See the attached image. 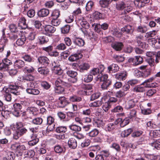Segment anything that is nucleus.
Masks as SVG:
<instances>
[{
    "label": "nucleus",
    "mask_w": 160,
    "mask_h": 160,
    "mask_svg": "<svg viewBox=\"0 0 160 160\" xmlns=\"http://www.w3.org/2000/svg\"><path fill=\"white\" fill-rule=\"evenodd\" d=\"M34 79V76L31 74H28L24 76H19L18 77V80L24 82L29 81L30 82L27 84L28 88L26 89L27 92L29 94L37 95L39 93L40 91L35 87V83L33 82Z\"/></svg>",
    "instance_id": "1"
},
{
    "label": "nucleus",
    "mask_w": 160,
    "mask_h": 160,
    "mask_svg": "<svg viewBox=\"0 0 160 160\" xmlns=\"http://www.w3.org/2000/svg\"><path fill=\"white\" fill-rule=\"evenodd\" d=\"M108 78L107 74H104L102 76L99 75L95 79L96 81L102 82L101 85V88L103 90H105L107 89L111 84V81L108 79Z\"/></svg>",
    "instance_id": "2"
},
{
    "label": "nucleus",
    "mask_w": 160,
    "mask_h": 160,
    "mask_svg": "<svg viewBox=\"0 0 160 160\" xmlns=\"http://www.w3.org/2000/svg\"><path fill=\"white\" fill-rule=\"evenodd\" d=\"M143 58L139 56H137L133 58H130L128 60V62L132 65L137 66L142 63Z\"/></svg>",
    "instance_id": "3"
},
{
    "label": "nucleus",
    "mask_w": 160,
    "mask_h": 160,
    "mask_svg": "<svg viewBox=\"0 0 160 160\" xmlns=\"http://www.w3.org/2000/svg\"><path fill=\"white\" fill-rule=\"evenodd\" d=\"M76 20L81 26L85 29H88L89 28V23L82 16H78L76 17Z\"/></svg>",
    "instance_id": "4"
},
{
    "label": "nucleus",
    "mask_w": 160,
    "mask_h": 160,
    "mask_svg": "<svg viewBox=\"0 0 160 160\" xmlns=\"http://www.w3.org/2000/svg\"><path fill=\"white\" fill-rule=\"evenodd\" d=\"M27 132V130L24 128L16 130L13 134V138L15 140H17L19 137L26 133Z\"/></svg>",
    "instance_id": "5"
},
{
    "label": "nucleus",
    "mask_w": 160,
    "mask_h": 160,
    "mask_svg": "<svg viewBox=\"0 0 160 160\" xmlns=\"http://www.w3.org/2000/svg\"><path fill=\"white\" fill-rule=\"evenodd\" d=\"M44 30V34L47 36H51L52 34L55 31L56 28L52 26L48 25L45 26Z\"/></svg>",
    "instance_id": "6"
},
{
    "label": "nucleus",
    "mask_w": 160,
    "mask_h": 160,
    "mask_svg": "<svg viewBox=\"0 0 160 160\" xmlns=\"http://www.w3.org/2000/svg\"><path fill=\"white\" fill-rule=\"evenodd\" d=\"M144 37L141 35L137 36L135 38V41L137 42L138 45L142 48H146V43L142 41L143 40Z\"/></svg>",
    "instance_id": "7"
},
{
    "label": "nucleus",
    "mask_w": 160,
    "mask_h": 160,
    "mask_svg": "<svg viewBox=\"0 0 160 160\" xmlns=\"http://www.w3.org/2000/svg\"><path fill=\"white\" fill-rule=\"evenodd\" d=\"M18 88V87L15 85H10L8 86V91L11 93L15 95L18 96L20 94Z\"/></svg>",
    "instance_id": "8"
},
{
    "label": "nucleus",
    "mask_w": 160,
    "mask_h": 160,
    "mask_svg": "<svg viewBox=\"0 0 160 160\" xmlns=\"http://www.w3.org/2000/svg\"><path fill=\"white\" fill-rule=\"evenodd\" d=\"M139 68L142 70V77L146 78L150 75L151 69L150 68H148L147 65L141 66Z\"/></svg>",
    "instance_id": "9"
},
{
    "label": "nucleus",
    "mask_w": 160,
    "mask_h": 160,
    "mask_svg": "<svg viewBox=\"0 0 160 160\" xmlns=\"http://www.w3.org/2000/svg\"><path fill=\"white\" fill-rule=\"evenodd\" d=\"M45 34L39 35L37 38V41L39 44L42 45L45 44L48 42L49 39Z\"/></svg>",
    "instance_id": "10"
},
{
    "label": "nucleus",
    "mask_w": 160,
    "mask_h": 160,
    "mask_svg": "<svg viewBox=\"0 0 160 160\" xmlns=\"http://www.w3.org/2000/svg\"><path fill=\"white\" fill-rule=\"evenodd\" d=\"M127 74L126 71H122L115 74V78L119 81H124L126 79Z\"/></svg>",
    "instance_id": "11"
},
{
    "label": "nucleus",
    "mask_w": 160,
    "mask_h": 160,
    "mask_svg": "<svg viewBox=\"0 0 160 160\" xmlns=\"http://www.w3.org/2000/svg\"><path fill=\"white\" fill-rule=\"evenodd\" d=\"M58 104L60 107L63 108L68 104L70 102L67 100L66 98L64 97H61L59 98Z\"/></svg>",
    "instance_id": "12"
},
{
    "label": "nucleus",
    "mask_w": 160,
    "mask_h": 160,
    "mask_svg": "<svg viewBox=\"0 0 160 160\" xmlns=\"http://www.w3.org/2000/svg\"><path fill=\"white\" fill-rule=\"evenodd\" d=\"M129 121V119L128 118H126L123 120L122 118H119L115 120V124H117L119 123H120V126L122 127H123L128 124Z\"/></svg>",
    "instance_id": "13"
},
{
    "label": "nucleus",
    "mask_w": 160,
    "mask_h": 160,
    "mask_svg": "<svg viewBox=\"0 0 160 160\" xmlns=\"http://www.w3.org/2000/svg\"><path fill=\"white\" fill-rule=\"evenodd\" d=\"M38 61L40 64L48 66L50 63L48 58L45 56H40L38 58Z\"/></svg>",
    "instance_id": "14"
},
{
    "label": "nucleus",
    "mask_w": 160,
    "mask_h": 160,
    "mask_svg": "<svg viewBox=\"0 0 160 160\" xmlns=\"http://www.w3.org/2000/svg\"><path fill=\"white\" fill-rule=\"evenodd\" d=\"M82 99V96L73 95L69 97V100L70 102H78L81 101Z\"/></svg>",
    "instance_id": "15"
},
{
    "label": "nucleus",
    "mask_w": 160,
    "mask_h": 160,
    "mask_svg": "<svg viewBox=\"0 0 160 160\" xmlns=\"http://www.w3.org/2000/svg\"><path fill=\"white\" fill-rule=\"evenodd\" d=\"M54 149L56 153L59 154L64 153L66 151L65 148L59 145H55L54 147Z\"/></svg>",
    "instance_id": "16"
},
{
    "label": "nucleus",
    "mask_w": 160,
    "mask_h": 160,
    "mask_svg": "<svg viewBox=\"0 0 160 160\" xmlns=\"http://www.w3.org/2000/svg\"><path fill=\"white\" fill-rule=\"evenodd\" d=\"M26 20L24 17H22L20 18L18 23V27H19L21 29H25L28 27V25L26 23Z\"/></svg>",
    "instance_id": "17"
},
{
    "label": "nucleus",
    "mask_w": 160,
    "mask_h": 160,
    "mask_svg": "<svg viewBox=\"0 0 160 160\" xmlns=\"http://www.w3.org/2000/svg\"><path fill=\"white\" fill-rule=\"evenodd\" d=\"M73 42L75 45L79 47L83 46L85 43L84 40L82 38H75L73 41Z\"/></svg>",
    "instance_id": "18"
},
{
    "label": "nucleus",
    "mask_w": 160,
    "mask_h": 160,
    "mask_svg": "<svg viewBox=\"0 0 160 160\" xmlns=\"http://www.w3.org/2000/svg\"><path fill=\"white\" fill-rule=\"evenodd\" d=\"M49 13V10L46 8L41 9L38 12V16L42 18L47 16Z\"/></svg>",
    "instance_id": "19"
},
{
    "label": "nucleus",
    "mask_w": 160,
    "mask_h": 160,
    "mask_svg": "<svg viewBox=\"0 0 160 160\" xmlns=\"http://www.w3.org/2000/svg\"><path fill=\"white\" fill-rule=\"evenodd\" d=\"M119 67L117 64H112L108 68V70L109 73L116 72L118 71Z\"/></svg>",
    "instance_id": "20"
},
{
    "label": "nucleus",
    "mask_w": 160,
    "mask_h": 160,
    "mask_svg": "<svg viewBox=\"0 0 160 160\" xmlns=\"http://www.w3.org/2000/svg\"><path fill=\"white\" fill-rule=\"evenodd\" d=\"M116 125L115 124V122L114 124L112 123H109L106 125L105 130L107 132H112L116 129Z\"/></svg>",
    "instance_id": "21"
},
{
    "label": "nucleus",
    "mask_w": 160,
    "mask_h": 160,
    "mask_svg": "<svg viewBox=\"0 0 160 160\" xmlns=\"http://www.w3.org/2000/svg\"><path fill=\"white\" fill-rule=\"evenodd\" d=\"M69 147L72 149H75L77 147V142L76 139L71 138L69 139L68 142Z\"/></svg>",
    "instance_id": "22"
},
{
    "label": "nucleus",
    "mask_w": 160,
    "mask_h": 160,
    "mask_svg": "<svg viewBox=\"0 0 160 160\" xmlns=\"http://www.w3.org/2000/svg\"><path fill=\"white\" fill-rule=\"evenodd\" d=\"M38 71L40 74L44 76H46L49 72V69L45 67L38 68Z\"/></svg>",
    "instance_id": "23"
},
{
    "label": "nucleus",
    "mask_w": 160,
    "mask_h": 160,
    "mask_svg": "<svg viewBox=\"0 0 160 160\" xmlns=\"http://www.w3.org/2000/svg\"><path fill=\"white\" fill-rule=\"evenodd\" d=\"M123 45L121 42H116L112 44V46L113 48L117 51H120L122 48Z\"/></svg>",
    "instance_id": "24"
},
{
    "label": "nucleus",
    "mask_w": 160,
    "mask_h": 160,
    "mask_svg": "<svg viewBox=\"0 0 160 160\" xmlns=\"http://www.w3.org/2000/svg\"><path fill=\"white\" fill-rule=\"evenodd\" d=\"M9 28L11 32L14 33H18V34H20L22 31L19 30L17 26L14 24H11L9 26Z\"/></svg>",
    "instance_id": "25"
},
{
    "label": "nucleus",
    "mask_w": 160,
    "mask_h": 160,
    "mask_svg": "<svg viewBox=\"0 0 160 160\" xmlns=\"http://www.w3.org/2000/svg\"><path fill=\"white\" fill-rule=\"evenodd\" d=\"M69 129L74 132H77L81 131V128L79 126L73 124V123L70 125L69 127Z\"/></svg>",
    "instance_id": "26"
},
{
    "label": "nucleus",
    "mask_w": 160,
    "mask_h": 160,
    "mask_svg": "<svg viewBox=\"0 0 160 160\" xmlns=\"http://www.w3.org/2000/svg\"><path fill=\"white\" fill-rule=\"evenodd\" d=\"M26 111L31 115H36L38 112V109L34 107H28L26 109Z\"/></svg>",
    "instance_id": "27"
},
{
    "label": "nucleus",
    "mask_w": 160,
    "mask_h": 160,
    "mask_svg": "<svg viewBox=\"0 0 160 160\" xmlns=\"http://www.w3.org/2000/svg\"><path fill=\"white\" fill-rule=\"evenodd\" d=\"M25 65L24 62L20 59L16 60L14 62V66L16 68H21Z\"/></svg>",
    "instance_id": "28"
},
{
    "label": "nucleus",
    "mask_w": 160,
    "mask_h": 160,
    "mask_svg": "<svg viewBox=\"0 0 160 160\" xmlns=\"http://www.w3.org/2000/svg\"><path fill=\"white\" fill-rule=\"evenodd\" d=\"M122 32L124 33L125 34H129L131 32H132V27L130 25H127L125 26L121 29Z\"/></svg>",
    "instance_id": "29"
},
{
    "label": "nucleus",
    "mask_w": 160,
    "mask_h": 160,
    "mask_svg": "<svg viewBox=\"0 0 160 160\" xmlns=\"http://www.w3.org/2000/svg\"><path fill=\"white\" fill-rule=\"evenodd\" d=\"M82 55L81 53L75 54L71 55L68 58V60L71 62L76 61L80 58H81Z\"/></svg>",
    "instance_id": "30"
},
{
    "label": "nucleus",
    "mask_w": 160,
    "mask_h": 160,
    "mask_svg": "<svg viewBox=\"0 0 160 160\" xmlns=\"http://www.w3.org/2000/svg\"><path fill=\"white\" fill-rule=\"evenodd\" d=\"M20 38H19L16 42V44L18 46H21L23 45L25 43L26 38L25 36H20Z\"/></svg>",
    "instance_id": "31"
},
{
    "label": "nucleus",
    "mask_w": 160,
    "mask_h": 160,
    "mask_svg": "<svg viewBox=\"0 0 160 160\" xmlns=\"http://www.w3.org/2000/svg\"><path fill=\"white\" fill-rule=\"evenodd\" d=\"M82 79L84 82H89L91 81L93 79V76L91 74H84L82 75Z\"/></svg>",
    "instance_id": "32"
},
{
    "label": "nucleus",
    "mask_w": 160,
    "mask_h": 160,
    "mask_svg": "<svg viewBox=\"0 0 160 160\" xmlns=\"http://www.w3.org/2000/svg\"><path fill=\"white\" fill-rule=\"evenodd\" d=\"M90 68V66L88 63H84L79 65L78 68L81 72H83L84 70H87Z\"/></svg>",
    "instance_id": "33"
},
{
    "label": "nucleus",
    "mask_w": 160,
    "mask_h": 160,
    "mask_svg": "<svg viewBox=\"0 0 160 160\" xmlns=\"http://www.w3.org/2000/svg\"><path fill=\"white\" fill-rule=\"evenodd\" d=\"M110 147L115 150L117 152H120L121 151V148L119 144L117 142L113 143Z\"/></svg>",
    "instance_id": "34"
},
{
    "label": "nucleus",
    "mask_w": 160,
    "mask_h": 160,
    "mask_svg": "<svg viewBox=\"0 0 160 160\" xmlns=\"http://www.w3.org/2000/svg\"><path fill=\"white\" fill-rule=\"evenodd\" d=\"M98 133V130L96 129H94L89 132L88 135L90 137L93 138L97 136Z\"/></svg>",
    "instance_id": "35"
},
{
    "label": "nucleus",
    "mask_w": 160,
    "mask_h": 160,
    "mask_svg": "<svg viewBox=\"0 0 160 160\" xmlns=\"http://www.w3.org/2000/svg\"><path fill=\"white\" fill-rule=\"evenodd\" d=\"M67 131V128L64 126H59L57 127L56 129V131L57 133H64L65 132Z\"/></svg>",
    "instance_id": "36"
},
{
    "label": "nucleus",
    "mask_w": 160,
    "mask_h": 160,
    "mask_svg": "<svg viewBox=\"0 0 160 160\" xmlns=\"http://www.w3.org/2000/svg\"><path fill=\"white\" fill-rule=\"evenodd\" d=\"M37 33V32L35 31H32L30 32L28 37V39L29 41L34 40Z\"/></svg>",
    "instance_id": "37"
},
{
    "label": "nucleus",
    "mask_w": 160,
    "mask_h": 160,
    "mask_svg": "<svg viewBox=\"0 0 160 160\" xmlns=\"http://www.w3.org/2000/svg\"><path fill=\"white\" fill-rule=\"evenodd\" d=\"M133 131V130L131 128L128 129L122 132L121 135L122 137H127Z\"/></svg>",
    "instance_id": "38"
},
{
    "label": "nucleus",
    "mask_w": 160,
    "mask_h": 160,
    "mask_svg": "<svg viewBox=\"0 0 160 160\" xmlns=\"http://www.w3.org/2000/svg\"><path fill=\"white\" fill-rule=\"evenodd\" d=\"M68 81V78H67L66 75H63L61 78H58L57 79V82H59L62 85L66 81Z\"/></svg>",
    "instance_id": "39"
},
{
    "label": "nucleus",
    "mask_w": 160,
    "mask_h": 160,
    "mask_svg": "<svg viewBox=\"0 0 160 160\" xmlns=\"http://www.w3.org/2000/svg\"><path fill=\"white\" fill-rule=\"evenodd\" d=\"M92 27L95 32L99 33L101 31V25L100 23H94L92 24Z\"/></svg>",
    "instance_id": "40"
},
{
    "label": "nucleus",
    "mask_w": 160,
    "mask_h": 160,
    "mask_svg": "<svg viewBox=\"0 0 160 160\" xmlns=\"http://www.w3.org/2000/svg\"><path fill=\"white\" fill-rule=\"evenodd\" d=\"M135 102L132 99L129 101L126 104L125 108L127 109L134 107L135 106Z\"/></svg>",
    "instance_id": "41"
},
{
    "label": "nucleus",
    "mask_w": 160,
    "mask_h": 160,
    "mask_svg": "<svg viewBox=\"0 0 160 160\" xmlns=\"http://www.w3.org/2000/svg\"><path fill=\"white\" fill-rule=\"evenodd\" d=\"M102 104V100H98L90 103L89 104V106L91 107H97L100 106Z\"/></svg>",
    "instance_id": "42"
},
{
    "label": "nucleus",
    "mask_w": 160,
    "mask_h": 160,
    "mask_svg": "<svg viewBox=\"0 0 160 160\" xmlns=\"http://www.w3.org/2000/svg\"><path fill=\"white\" fill-rule=\"evenodd\" d=\"M157 33V31L155 30H153L152 31L148 32L146 33L145 37L147 38L153 37L156 35Z\"/></svg>",
    "instance_id": "43"
},
{
    "label": "nucleus",
    "mask_w": 160,
    "mask_h": 160,
    "mask_svg": "<svg viewBox=\"0 0 160 160\" xmlns=\"http://www.w3.org/2000/svg\"><path fill=\"white\" fill-rule=\"evenodd\" d=\"M42 119L41 118L38 117L33 119L32 122L34 124L40 125L42 123Z\"/></svg>",
    "instance_id": "44"
},
{
    "label": "nucleus",
    "mask_w": 160,
    "mask_h": 160,
    "mask_svg": "<svg viewBox=\"0 0 160 160\" xmlns=\"http://www.w3.org/2000/svg\"><path fill=\"white\" fill-rule=\"evenodd\" d=\"M111 2V1L110 0H101L100 1L99 3L102 7L105 8Z\"/></svg>",
    "instance_id": "45"
},
{
    "label": "nucleus",
    "mask_w": 160,
    "mask_h": 160,
    "mask_svg": "<svg viewBox=\"0 0 160 160\" xmlns=\"http://www.w3.org/2000/svg\"><path fill=\"white\" fill-rule=\"evenodd\" d=\"M125 5L123 2H119L116 4V8L118 10H124Z\"/></svg>",
    "instance_id": "46"
},
{
    "label": "nucleus",
    "mask_w": 160,
    "mask_h": 160,
    "mask_svg": "<svg viewBox=\"0 0 160 160\" xmlns=\"http://www.w3.org/2000/svg\"><path fill=\"white\" fill-rule=\"evenodd\" d=\"M150 0H138L137 1L138 2V7H144L145 4L148 3L149 2Z\"/></svg>",
    "instance_id": "47"
},
{
    "label": "nucleus",
    "mask_w": 160,
    "mask_h": 160,
    "mask_svg": "<svg viewBox=\"0 0 160 160\" xmlns=\"http://www.w3.org/2000/svg\"><path fill=\"white\" fill-rule=\"evenodd\" d=\"M133 91L136 92H143L145 91V88L140 86H138L133 88Z\"/></svg>",
    "instance_id": "48"
},
{
    "label": "nucleus",
    "mask_w": 160,
    "mask_h": 160,
    "mask_svg": "<svg viewBox=\"0 0 160 160\" xmlns=\"http://www.w3.org/2000/svg\"><path fill=\"white\" fill-rule=\"evenodd\" d=\"M126 94L125 92L122 90L117 91L115 93V96L117 98H120L124 97Z\"/></svg>",
    "instance_id": "49"
},
{
    "label": "nucleus",
    "mask_w": 160,
    "mask_h": 160,
    "mask_svg": "<svg viewBox=\"0 0 160 160\" xmlns=\"http://www.w3.org/2000/svg\"><path fill=\"white\" fill-rule=\"evenodd\" d=\"M56 48L59 51L64 50L66 48V46L64 43H61L56 46Z\"/></svg>",
    "instance_id": "50"
},
{
    "label": "nucleus",
    "mask_w": 160,
    "mask_h": 160,
    "mask_svg": "<svg viewBox=\"0 0 160 160\" xmlns=\"http://www.w3.org/2000/svg\"><path fill=\"white\" fill-rule=\"evenodd\" d=\"M22 58L26 61L30 62L33 61L32 57L28 54H25L22 57Z\"/></svg>",
    "instance_id": "51"
},
{
    "label": "nucleus",
    "mask_w": 160,
    "mask_h": 160,
    "mask_svg": "<svg viewBox=\"0 0 160 160\" xmlns=\"http://www.w3.org/2000/svg\"><path fill=\"white\" fill-rule=\"evenodd\" d=\"M94 5L93 2L91 1H89L87 3L86 6V9L87 11H90L92 10V8Z\"/></svg>",
    "instance_id": "52"
},
{
    "label": "nucleus",
    "mask_w": 160,
    "mask_h": 160,
    "mask_svg": "<svg viewBox=\"0 0 160 160\" xmlns=\"http://www.w3.org/2000/svg\"><path fill=\"white\" fill-rule=\"evenodd\" d=\"M147 30V28L145 26H139L137 28L138 32L142 33L145 32Z\"/></svg>",
    "instance_id": "53"
},
{
    "label": "nucleus",
    "mask_w": 160,
    "mask_h": 160,
    "mask_svg": "<svg viewBox=\"0 0 160 160\" xmlns=\"http://www.w3.org/2000/svg\"><path fill=\"white\" fill-rule=\"evenodd\" d=\"M6 157L9 160H13L15 158V155L13 152H7Z\"/></svg>",
    "instance_id": "54"
},
{
    "label": "nucleus",
    "mask_w": 160,
    "mask_h": 160,
    "mask_svg": "<svg viewBox=\"0 0 160 160\" xmlns=\"http://www.w3.org/2000/svg\"><path fill=\"white\" fill-rule=\"evenodd\" d=\"M24 124L22 122H17L15 124L13 125V127L16 129V130H18L19 129L22 128L23 127Z\"/></svg>",
    "instance_id": "55"
},
{
    "label": "nucleus",
    "mask_w": 160,
    "mask_h": 160,
    "mask_svg": "<svg viewBox=\"0 0 160 160\" xmlns=\"http://www.w3.org/2000/svg\"><path fill=\"white\" fill-rule=\"evenodd\" d=\"M67 74L71 78H76L78 75L76 72L72 70L67 71Z\"/></svg>",
    "instance_id": "56"
},
{
    "label": "nucleus",
    "mask_w": 160,
    "mask_h": 160,
    "mask_svg": "<svg viewBox=\"0 0 160 160\" xmlns=\"http://www.w3.org/2000/svg\"><path fill=\"white\" fill-rule=\"evenodd\" d=\"M18 35H20V34H18V33H11L9 35V37L11 40L14 41L18 38Z\"/></svg>",
    "instance_id": "57"
},
{
    "label": "nucleus",
    "mask_w": 160,
    "mask_h": 160,
    "mask_svg": "<svg viewBox=\"0 0 160 160\" xmlns=\"http://www.w3.org/2000/svg\"><path fill=\"white\" fill-rule=\"evenodd\" d=\"M113 58L116 61L119 62H122L124 60V57L120 55H114L113 56Z\"/></svg>",
    "instance_id": "58"
},
{
    "label": "nucleus",
    "mask_w": 160,
    "mask_h": 160,
    "mask_svg": "<svg viewBox=\"0 0 160 160\" xmlns=\"http://www.w3.org/2000/svg\"><path fill=\"white\" fill-rule=\"evenodd\" d=\"M70 29V26L68 25H66L61 28L62 32L64 34H67Z\"/></svg>",
    "instance_id": "59"
},
{
    "label": "nucleus",
    "mask_w": 160,
    "mask_h": 160,
    "mask_svg": "<svg viewBox=\"0 0 160 160\" xmlns=\"http://www.w3.org/2000/svg\"><path fill=\"white\" fill-rule=\"evenodd\" d=\"M60 15V11L58 10H54L52 14V16L53 17V18H58Z\"/></svg>",
    "instance_id": "60"
},
{
    "label": "nucleus",
    "mask_w": 160,
    "mask_h": 160,
    "mask_svg": "<svg viewBox=\"0 0 160 160\" xmlns=\"http://www.w3.org/2000/svg\"><path fill=\"white\" fill-rule=\"evenodd\" d=\"M100 72L99 69L98 68H94L92 69L90 71V73L92 75V76H95L98 74Z\"/></svg>",
    "instance_id": "61"
},
{
    "label": "nucleus",
    "mask_w": 160,
    "mask_h": 160,
    "mask_svg": "<svg viewBox=\"0 0 160 160\" xmlns=\"http://www.w3.org/2000/svg\"><path fill=\"white\" fill-rule=\"evenodd\" d=\"M41 86L44 88L46 89H48L51 87L50 85L47 82L42 81L41 83Z\"/></svg>",
    "instance_id": "62"
},
{
    "label": "nucleus",
    "mask_w": 160,
    "mask_h": 160,
    "mask_svg": "<svg viewBox=\"0 0 160 160\" xmlns=\"http://www.w3.org/2000/svg\"><path fill=\"white\" fill-rule=\"evenodd\" d=\"M64 91L63 88L61 87L60 86H58L55 87V92L58 94H61Z\"/></svg>",
    "instance_id": "63"
},
{
    "label": "nucleus",
    "mask_w": 160,
    "mask_h": 160,
    "mask_svg": "<svg viewBox=\"0 0 160 160\" xmlns=\"http://www.w3.org/2000/svg\"><path fill=\"white\" fill-rule=\"evenodd\" d=\"M104 125V122L101 120H98L95 122V125L99 128H102Z\"/></svg>",
    "instance_id": "64"
}]
</instances>
